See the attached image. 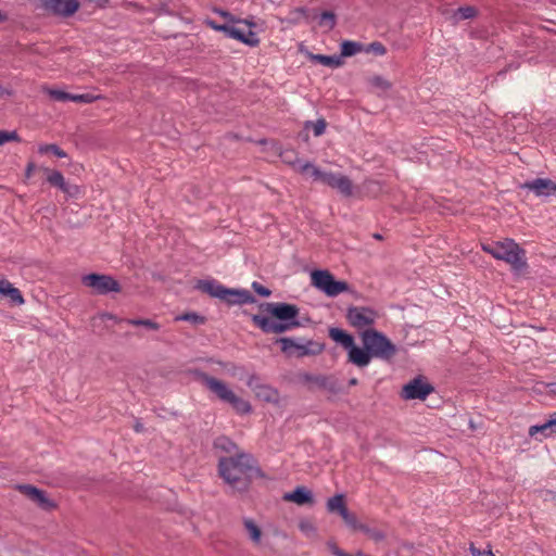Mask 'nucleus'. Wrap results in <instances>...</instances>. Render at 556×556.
<instances>
[{
	"mask_svg": "<svg viewBox=\"0 0 556 556\" xmlns=\"http://www.w3.org/2000/svg\"><path fill=\"white\" fill-rule=\"evenodd\" d=\"M432 392L434 387L425 377L418 376L403 386L400 395L403 400L425 401Z\"/></svg>",
	"mask_w": 556,
	"mask_h": 556,
	"instance_id": "10",
	"label": "nucleus"
},
{
	"mask_svg": "<svg viewBox=\"0 0 556 556\" xmlns=\"http://www.w3.org/2000/svg\"><path fill=\"white\" fill-rule=\"evenodd\" d=\"M15 489L31 502L37 496L38 488L31 484H17Z\"/></svg>",
	"mask_w": 556,
	"mask_h": 556,
	"instance_id": "38",
	"label": "nucleus"
},
{
	"mask_svg": "<svg viewBox=\"0 0 556 556\" xmlns=\"http://www.w3.org/2000/svg\"><path fill=\"white\" fill-rule=\"evenodd\" d=\"M369 84L377 89H380L382 91L390 90L392 88V84L383 78L380 75H375L369 79Z\"/></svg>",
	"mask_w": 556,
	"mask_h": 556,
	"instance_id": "37",
	"label": "nucleus"
},
{
	"mask_svg": "<svg viewBox=\"0 0 556 556\" xmlns=\"http://www.w3.org/2000/svg\"><path fill=\"white\" fill-rule=\"evenodd\" d=\"M303 172H309V175L314 178V180L321 181L323 184L336 188L338 179L341 178V174H333L330 172H323L317 166H315L311 162H306L302 168Z\"/></svg>",
	"mask_w": 556,
	"mask_h": 556,
	"instance_id": "18",
	"label": "nucleus"
},
{
	"mask_svg": "<svg viewBox=\"0 0 556 556\" xmlns=\"http://www.w3.org/2000/svg\"><path fill=\"white\" fill-rule=\"evenodd\" d=\"M214 447L215 448H218V450H222L226 453H232V452H237L238 450V446L237 444L230 440L229 438L227 437H218L215 441H214Z\"/></svg>",
	"mask_w": 556,
	"mask_h": 556,
	"instance_id": "26",
	"label": "nucleus"
},
{
	"mask_svg": "<svg viewBox=\"0 0 556 556\" xmlns=\"http://www.w3.org/2000/svg\"><path fill=\"white\" fill-rule=\"evenodd\" d=\"M7 18H8V17H7V15H5V14H3V13L0 11V23L5 22V21H7Z\"/></svg>",
	"mask_w": 556,
	"mask_h": 556,
	"instance_id": "58",
	"label": "nucleus"
},
{
	"mask_svg": "<svg viewBox=\"0 0 556 556\" xmlns=\"http://www.w3.org/2000/svg\"><path fill=\"white\" fill-rule=\"evenodd\" d=\"M97 99V97L90 94V93H83V94H74L72 93V101L77 103H91Z\"/></svg>",
	"mask_w": 556,
	"mask_h": 556,
	"instance_id": "46",
	"label": "nucleus"
},
{
	"mask_svg": "<svg viewBox=\"0 0 556 556\" xmlns=\"http://www.w3.org/2000/svg\"><path fill=\"white\" fill-rule=\"evenodd\" d=\"M260 308L269 314L273 318L281 321H299L300 309L295 304L286 302H267L262 303Z\"/></svg>",
	"mask_w": 556,
	"mask_h": 556,
	"instance_id": "9",
	"label": "nucleus"
},
{
	"mask_svg": "<svg viewBox=\"0 0 556 556\" xmlns=\"http://www.w3.org/2000/svg\"><path fill=\"white\" fill-rule=\"evenodd\" d=\"M38 152L40 154H46V153H52L54 154L56 157H60V159H63V157H66L67 154L64 150H62L58 144L55 143H50V144H41L39 146L38 148Z\"/></svg>",
	"mask_w": 556,
	"mask_h": 556,
	"instance_id": "33",
	"label": "nucleus"
},
{
	"mask_svg": "<svg viewBox=\"0 0 556 556\" xmlns=\"http://www.w3.org/2000/svg\"><path fill=\"white\" fill-rule=\"evenodd\" d=\"M359 531L366 533L370 539H372L376 542H380L386 538V534L382 531L378 529H371L366 525H362L359 527Z\"/></svg>",
	"mask_w": 556,
	"mask_h": 556,
	"instance_id": "39",
	"label": "nucleus"
},
{
	"mask_svg": "<svg viewBox=\"0 0 556 556\" xmlns=\"http://www.w3.org/2000/svg\"><path fill=\"white\" fill-rule=\"evenodd\" d=\"M283 500L288 502H293L298 505H306L314 503V496L312 491H309L306 486H296L292 492L286 493L283 495Z\"/></svg>",
	"mask_w": 556,
	"mask_h": 556,
	"instance_id": "20",
	"label": "nucleus"
},
{
	"mask_svg": "<svg viewBox=\"0 0 556 556\" xmlns=\"http://www.w3.org/2000/svg\"><path fill=\"white\" fill-rule=\"evenodd\" d=\"M226 36L229 38H233L240 42L243 40V31L235 26L228 25L226 29Z\"/></svg>",
	"mask_w": 556,
	"mask_h": 556,
	"instance_id": "45",
	"label": "nucleus"
},
{
	"mask_svg": "<svg viewBox=\"0 0 556 556\" xmlns=\"http://www.w3.org/2000/svg\"><path fill=\"white\" fill-rule=\"evenodd\" d=\"M482 250L498 261L509 264L514 271H522L528 267L527 252L514 239L482 243Z\"/></svg>",
	"mask_w": 556,
	"mask_h": 556,
	"instance_id": "3",
	"label": "nucleus"
},
{
	"mask_svg": "<svg viewBox=\"0 0 556 556\" xmlns=\"http://www.w3.org/2000/svg\"><path fill=\"white\" fill-rule=\"evenodd\" d=\"M361 339L363 348L358 346L354 353V365L357 367L368 366L372 358L389 362L397 352L395 344L384 333L374 328L364 330L361 333Z\"/></svg>",
	"mask_w": 556,
	"mask_h": 556,
	"instance_id": "2",
	"label": "nucleus"
},
{
	"mask_svg": "<svg viewBox=\"0 0 556 556\" xmlns=\"http://www.w3.org/2000/svg\"><path fill=\"white\" fill-rule=\"evenodd\" d=\"M522 188L533 191L536 195H551L555 192L556 182L547 178H536L531 181H527L522 185Z\"/></svg>",
	"mask_w": 556,
	"mask_h": 556,
	"instance_id": "19",
	"label": "nucleus"
},
{
	"mask_svg": "<svg viewBox=\"0 0 556 556\" xmlns=\"http://www.w3.org/2000/svg\"><path fill=\"white\" fill-rule=\"evenodd\" d=\"M476 15H477V9L471 5H466V7L458 8L454 12L453 17H454L455 22H459L463 20L473 18V17H476Z\"/></svg>",
	"mask_w": 556,
	"mask_h": 556,
	"instance_id": "28",
	"label": "nucleus"
},
{
	"mask_svg": "<svg viewBox=\"0 0 556 556\" xmlns=\"http://www.w3.org/2000/svg\"><path fill=\"white\" fill-rule=\"evenodd\" d=\"M0 295L9 298L10 302L14 305L25 303L22 292L7 279L0 280Z\"/></svg>",
	"mask_w": 556,
	"mask_h": 556,
	"instance_id": "21",
	"label": "nucleus"
},
{
	"mask_svg": "<svg viewBox=\"0 0 556 556\" xmlns=\"http://www.w3.org/2000/svg\"><path fill=\"white\" fill-rule=\"evenodd\" d=\"M329 337L343 349L348 351V361L354 365L355 356L354 353L357 350L354 337L348 333L345 330L337 327L329 328Z\"/></svg>",
	"mask_w": 556,
	"mask_h": 556,
	"instance_id": "15",
	"label": "nucleus"
},
{
	"mask_svg": "<svg viewBox=\"0 0 556 556\" xmlns=\"http://www.w3.org/2000/svg\"><path fill=\"white\" fill-rule=\"evenodd\" d=\"M248 387L253 390L255 396L266 403L278 404L280 401L279 391L265 383L260 382V378L256 375H251L247 382Z\"/></svg>",
	"mask_w": 556,
	"mask_h": 556,
	"instance_id": "14",
	"label": "nucleus"
},
{
	"mask_svg": "<svg viewBox=\"0 0 556 556\" xmlns=\"http://www.w3.org/2000/svg\"><path fill=\"white\" fill-rule=\"evenodd\" d=\"M201 381L220 401L230 404L236 413L245 415L252 412L251 404L248 401L237 396L224 381L218 380L217 378L207 374L201 375Z\"/></svg>",
	"mask_w": 556,
	"mask_h": 556,
	"instance_id": "5",
	"label": "nucleus"
},
{
	"mask_svg": "<svg viewBox=\"0 0 556 556\" xmlns=\"http://www.w3.org/2000/svg\"><path fill=\"white\" fill-rule=\"evenodd\" d=\"M374 237H375L376 239H381V236H380V235H378V233H376Z\"/></svg>",
	"mask_w": 556,
	"mask_h": 556,
	"instance_id": "63",
	"label": "nucleus"
},
{
	"mask_svg": "<svg viewBox=\"0 0 556 556\" xmlns=\"http://www.w3.org/2000/svg\"><path fill=\"white\" fill-rule=\"evenodd\" d=\"M20 137L16 131L0 130V146L9 141H20Z\"/></svg>",
	"mask_w": 556,
	"mask_h": 556,
	"instance_id": "44",
	"label": "nucleus"
},
{
	"mask_svg": "<svg viewBox=\"0 0 556 556\" xmlns=\"http://www.w3.org/2000/svg\"><path fill=\"white\" fill-rule=\"evenodd\" d=\"M278 343L281 345V351L283 353H287L289 355H292L291 350H294V354L296 357H304V356H315L320 354L325 345L323 343H318L313 340H306L305 342H296L293 338H279L277 340Z\"/></svg>",
	"mask_w": 556,
	"mask_h": 556,
	"instance_id": "7",
	"label": "nucleus"
},
{
	"mask_svg": "<svg viewBox=\"0 0 556 556\" xmlns=\"http://www.w3.org/2000/svg\"><path fill=\"white\" fill-rule=\"evenodd\" d=\"M81 283L92 289L93 293L105 295L111 292H121L119 282L110 275L91 273L81 277Z\"/></svg>",
	"mask_w": 556,
	"mask_h": 556,
	"instance_id": "8",
	"label": "nucleus"
},
{
	"mask_svg": "<svg viewBox=\"0 0 556 556\" xmlns=\"http://www.w3.org/2000/svg\"><path fill=\"white\" fill-rule=\"evenodd\" d=\"M36 168V165L34 162H28L27 166H26V169H25V177L26 178H30L34 170Z\"/></svg>",
	"mask_w": 556,
	"mask_h": 556,
	"instance_id": "51",
	"label": "nucleus"
},
{
	"mask_svg": "<svg viewBox=\"0 0 556 556\" xmlns=\"http://www.w3.org/2000/svg\"><path fill=\"white\" fill-rule=\"evenodd\" d=\"M242 42L249 47H257L260 45V38L256 33L252 30L243 31V40Z\"/></svg>",
	"mask_w": 556,
	"mask_h": 556,
	"instance_id": "43",
	"label": "nucleus"
},
{
	"mask_svg": "<svg viewBox=\"0 0 556 556\" xmlns=\"http://www.w3.org/2000/svg\"><path fill=\"white\" fill-rule=\"evenodd\" d=\"M244 527H245L247 531L249 532L250 539L253 542L258 543L261 540L262 532H261V529L257 527V525L253 520L247 518V519H244Z\"/></svg>",
	"mask_w": 556,
	"mask_h": 556,
	"instance_id": "35",
	"label": "nucleus"
},
{
	"mask_svg": "<svg viewBox=\"0 0 556 556\" xmlns=\"http://www.w3.org/2000/svg\"><path fill=\"white\" fill-rule=\"evenodd\" d=\"M309 59L325 66L337 68L343 65V60L339 55L309 54Z\"/></svg>",
	"mask_w": 556,
	"mask_h": 556,
	"instance_id": "23",
	"label": "nucleus"
},
{
	"mask_svg": "<svg viewBox=\"0 0 556 556\" xmlns=\"http://www.w3.org/2000/svg\"><path fill=\"white\" fill-rule=\"evenodd\" d=\"M334 189H337L344 197H351L353 192L351 179L348 176L342 175L341 178L338 179Z\"/></svg>",
	"mask_w": 556,
	"mask_h": 556,
	"instance_id": "31",
	"label": "nucleus"
},
{
	"mask_svg": "<svg viewBox=\"0 0 556 556\" xmlns=\"http://www.w3.org/2000/svg\"><path fill=\"white\" fill-rule=\"evenodd\" d=\"M42 170L47 175L46 179L50 186L56 187L70 197H74L78 192L77 186H70L60 170L50 169L48 167H43Z\"/></svg>",
	"mask_w": 556,
	"mask_h": 556,
	"instance_id": "17",
	"label": "nucleus"
},
{
	"mask_svg": "<svg viewBox=\"0 0 556 556\" xmlns=\"http://www.w3.org/2000/svg\"><path fill=\"white\" fill-rule=\"evenodd\" d=\"M469 551L472 556H481L482 555L481 551L478 547H476L472 543L470 544Z\"/></svg>",
	"mask_w": 556,
	"mask_h": 556,
	"instance_id": "52",
	"label": "nucleus"
},
{
	"mask_svg": "<svg viewBox=\"0 0 556 556\" xmlns=\"http://www.w3.org/2000/svg\"><path fill=\"white\" fill-rule=\"evenodd\" d=\"M345 317L352 327L363 329L375 324L377 312L367 306H350Z\"/></svg>",
	"mask_w": 556,
	"mask_h": 556,
	"instance_id": "12",
	"label": "nucleus"
},
{
	"mask_svg": "<svg viewBox=\"0 0 556 556\" xmlns=\"http://www.w3.org/2000/svg\"><path fill=\"white\" fill-rule=\"evenodd\" d=\"M218 13H219L220 15H223V16H228V15H229V13H228V12H225V11H218Z\"/></svg>",
	"mask_w": 556,
	"mask_h": 556,
	"instance_id": "62",
	"label": "nucleus"
},
{
	"mask_svg": "<svg viewBox=\"0 0 556 556\" xmlns=\"http://www.w3.org/2000/svg\"><path fill=\"white\" fill-rule=\"evenodd\" d=\"M218 475L233 491L247 492L254 478H263L264 473L254 457L247 453L218 459Z\"/></svg>",
	"mask_w": 556,
	"mask_h": 556,
	"instance_id": "1",
	"label": "nucleus"
},
{
	"mask_svg": "<svg viewBox=\"0 0 556 556\" xmlns=\"http://www.w3.org/2000/svg\"><path fill=\"white\" fill-rule=\"evenodd\" d=\"M327 546L329 548V551L336 555V556H346V552H344L343 549L339 548L338 545L332 542V541H329L327 543Z\"/></svg>",
	"mask_w": 556,
	"mask_h": 556,
	"instance_id": "49",
	"label": "nucleus"
},
{
	"mask_svg": "<svg viewBox=\"0 0 556 556\" xmlns=\"http://www.w3.org/2000/svg\"><path fill=\"white\" fill-rule=\"evenodd\" d=\"M312 285L330 296L336 281L334 276L327 269H316L311 274Z\"/></svg>",
	"mask_w": 556,
	"mask_h": 556,
	"instance_id": "16",
	"label": "nucleus"
},
{
	"mask_svg": "<svg viewBox=\"0 0 556 556\" xmlns=\"http://www.w3.org/2000/svg\"><path fill=\"white\" fill-rule=\"evenodd\" d=\"M548 425H552L554 429H556V413L551 416L548 419Z\"/></svg>",
	"mask_w": 556,
	"mask_h": 556,
	"instance_id": "54",
	"label": "nucleus"
},
{
	"mask_svg": "<svg viewBox=\"0 0 556 556\" xmlns=\"http://www.w3.org/2000/svg\"><path fill=\"white\" fill-rule=\"evenodd\" d=\"M281 161L291 166L295 172L304 175L309 174V172H303L301 168L306 162H302L299 157V154L293 149H286L280 153Z\"/></svg>",
	"mask_w": 556,
	"mask_h": 556,
	"instance_id": "22",
	"label": "nucleus"
},
{
	"mask_svg": "<svg viewBox=\"0 0 556 556\" xmlns=\"http://www.w3.org/2000/svg\"><path fill=\"white\" fill-rule=\"evenodd\" d=\"M295 12L301 13V14H305L306 10L304 8H299V9L295 10Z\"/></svg>",
	"mask_w": 556,
	"mask_h": 556,
	"instance_id": "61",
	"label": "nucleus"
},
{
	"mask_svg": "<svg viewBox=\"0 0 556 556\" xmlns=\"http://www.w3.org/2000/svg\"><path fill=\"white\" fill-rule=\"evenodd\" d=\"M364 51L376 55H384L387 53V48L380 41H374L364 46Z\"/></svg>",
	"mask_w": 556,
	"mask_h": 556,
	"instance_id": "40",
	"label": "nucleus"
},
{
	"mask_svg": "<svg viewBox=\"0 0 556 556\" xmlns=\"http://www.w3.org/2000/svg\"><path fill=\"white\" fill-rule=\"evenodd\" d=\"M346 556H369V555H366L362 551H358L355 554L346 553Z\"/></svg>",
	"mask_w": 556,
	"mask_h": 556,
	"instance_id": "56",
	"label": "nucleus"
},
{
	"mask_svg": "<svg viewBox=\"0 0 556 556\" xmlns=\"http://www.w3.org/2000/svg\"><path fill=\"white\" fill-rule=\"evenodd\" d=\"M344 507H346L344 494H336L327 501V510L329 513H340Z\"/></svg>",
	"mask_w": 556,
	"mask_h": 556,
	"instance_id": "25",
	"label": "nucleus"
},
{
	"mask_svg": "<svg viewBox=\"0 0 556 556\" xmlns=\"http://www.w3.org/2000/svg\"><path fill=\"white\" fill-rule=\"evenodd\" d=\"M251 318L264 333H282L301 326L300 321H281L258 314L252 315Z\"/></svg>",
	"mask_w": 556,
	"mask_h": 556,
	"instance_id": "11",
	"label": "nucleus"
},
{
	"mask_svg": "<svg viewBox=\"0 0 556 556\" xmlns=\"http://www.w3.org/2000/svg\"><path fill=\"white\" fill-rule=\"evenodd\" d=\"M344 522L346 523L348 527H350L353 530H359V527L363 525V523L358 522L356 516L354 514H352V513L346 518V520H344Z\"/></svg>",
	"mask_w": 556,
	"mask_h": 556,
	"instance_id": "48",
	"label": "nucleus"
},
{
	"mask_svg": "<svg viewBox=\"0 0 556 556\" xmlns=\"http://www.w3.org/2000/svg\"><path fill=\"white\" fill-rule=\"evenodd\" d=\"M362 51H364L363 43L351 40H344L341 43V54L339 56H341V59L349 58Z\"/></svg>",
	"mask_w": 556,
	"mask_h": 556,
	"instance_id": "24",
	"label": "nucleus"
},
{
	"mask_svg": "<svg viewBox=\"0 0 556 556\" xmlns=\"http://www.w3.org/2000/svg\"><path fill=\"white\" fill-rule=\"evenodd\" d=\"M41 7L48 14L67 18L78 11L80 4L78 0H43Z\"/></svg>",
	"mask_w": 556,
	"mask_h": 556,
	"instance_id": "13",
	"label": "nucleus"
},
{
	"mask_svg": "<svg viewBox=\"0 0 556 556\" xmlns=\"http://www.w3.org/2000/svg\"><path fill=\"white\" fill-rule=\"evenodd\" d=\"M350 291H351V287H350V285L346 281H344V280H336L334 285H333L332 292L330 294V298H334V296L339 295L342 292H350Z\"/></svg>",
	"mask_w": 556,
	"mask_h": 556,
	"instance_id": "42",
	"label": "nucleus"
},
{
	"mask_svg": "<svg viewBox=\"0 0 556 556\" xmlns=\"http://www.w3.org/2000/svg\"><path fill=\"white\" fill-rule=\"evenodd\" d=\"M135 430H136L137 432L142 431V425H141V424H137V425L135 426Z\"/></svg>",
	"mask_w": 556,
	"mask_h": 556,
	"instance_id": "59",
	"label": "nucleus"
},
{
	"mask_svg": "<svg viewBox=\"0 0 556 556\" xmlns=\"http://www.w3.org/2000/svg\"><path fill=\"white\" fill-rule=\"evenodd\" d=\"M252 289L261 296L267 298L271 294V291L264 287L263 285L258 283L257 281H254L252 283Z\"/></svg>",
	"mask_w": 556,
	"mask_h": 556,
	"instance_id": "47",
	"label": "nucleus"
},
{
	"mask_svg": "<svg viewBox=\"0 0 556 556\" xmlns=\"http://www.w3.org/2000/svg\"><path fill=\"white\" fill-rule=\"evenodd\" d=\"M194 288L211 298L225 302L229 306L256 302L255 296L249 290L227 288L215 279H200Z\"/></svg>",
	"mask_w": 556,
	"mask_h": 556,
	"instance_id": "4",
	"label": "nucleus"
},
{
	"mask_svg": "<svg viewBox=\"0 0 556 556\" xmlns=\"http://www.w3.org/2000/svg\"><path fill=\"white\" fill-rule=\"evenodd\" d=\"M98 5L104 8L109 4L110 0H96Z\"/></svg>",
	"mask_w": 556,
	"mask_h": 556,
	"instance_id": "55",
	"label": "nucleus"
},
{
	"mask_svg": "<svg viewBox=\"0 0 556 556\" xmlns=\"http://www.w3.org/2000/svg\"><path fill=\"white\" fill-rule=\"evenodd\" d=\"M298 381L305 386L309 391H313L317 388L320 390H326L331 394H338L341 392V387L338 379L331 375L299 372Z\"/></svg>",
	"mask_w": 556,
	"mask_h": 556,
	"instance_id": "6",
	"label": "nucleus"
},
{
	"mask_svg": "<svg viewBox=\"0 0 556 556\" xmlns=\"http://www.w3.org/2000/svg\"><path fill=\"white\" fill-rule=\"evenodd\" d=\"M208 25L214 28L215 30L223 31L226 35V29L228 28L227 24H216L214 21H210Z\"/></svg>",
	"mask_w": 556,
	"mask_h": 556,
	"instance_id": "50",
	"label": "nucleus"
},
{
	"mask_svg": "<svg viewBox=\"0 0 556 556\" xmlns=\"http://www.w3.org/2000/svg\"><path fill=\"white\" fill-rule=\"evenodd\" d=\"M343 520H346V518L351 515L348 507H344L340 513H338Z\"/></svg>",
	"mask_w": 556,
	"mask_h": 556,
	"instance_id": "53",
	"label": "nucleus"
},
{
	"mask_svg": "<svg viewBox=\"0 0 556 556\" xmlns=\"http://www.w3.org/2000/svg\"><path fill=\"white\" fill-rule=\"evenodd\" d=\"M554 388H553V391L556 392V382L552 384Z\"/></svg>",
	"mask_w": 556,
	"mask_h": 556,
	"instance_id": "64",
	"label": "nucleus"
},
{
	"mask_svg": "<svg viewBox=\"0 0 556 556\" xmlns=\"http://www.w3.org/2000/svg\"><path fill=\"white\" fill-rule=\"evenodd\" d=\"M483 556H495V555L492 553V551L489 549L483 553Z\"/></svg>",
	"mask_w": 556,
	"mask_h": 556,
	"instance_id": "60",
	"label": "nucleus"
},
{
	"mask_svg": "<svg viewBox=\"0 0 556 556\" xmlns=\"http://www.w3.org/2000/svg\"><path fill=\"white\" fill-rule=\"evenodd\" d=\"M337 18L336 14L330 11H324L320 14V25H327L329 29H332L336 26Z\"/></svg>",
	"mask_w": 556,
	"mask_h": 556,
	"instance_id": "41",
	"label": "nucleus"
},
{
	"mask_svg": "<svg viewBox=\"0 0 556 556\" xmlns=\"http://www.w3.org/2000/svg\"><path fill=\"white\" fill-rule=\"evenodd\" d=\"M539 432H541L545 438H548L553 433H556V429H554L552 425H548V420L542 425H534L529 428L530 437H533L534 434H536Z\"/></svg>",
	"mask_w": 556,
	"mask_h": 556,
	"instance_id": "30",
	"label": "nucleus"
},
{
	"mask_svg": "<svg viewBox=\"0 0 556 556\" xmlns=\"http://www.w3.org/2000/svg\"><path fill=\"white\" fill-rule=\"evenodd\" d=\"M33 502L45 510H51L56 507L55 503L51 501L41 489H38L37 496H35Z\"/></svg>",
	"mask_w": 556,
	"mask_h": 556,
	"instance_id": "27",
	"label": "nucleus"
},
{
	"mask_svg": "<svg viewBox=\"0 0 556 556\" xmlns=\"http://www.w3.org/2000/svg\"><path fill=\"white\" fill-rule=\"evenodd\" d=\"M357 383H358L357 378H351V379L349 380V386H356Z\"/></svg>",
	"mask_w": 556,
	"mask_h": 556,
	"instance_id": "57",
	"label": "nucleus"
},
{
	"mask_svg": "<svg viewBox=\"0 0 556 556\" xmlns=\"http://www.w3.org/2000/svg\"><path fill=\"white\" fill-rule=\"evenodd\" d=\"M45 92L54 101L58 102H67L72 101V93L59 90V89H52V88H45Z\"/></svg>",
	"mask_w": 556,
	"mask_h": 556,
	"instance_id": "32",
	"label": "nucleus"
},
{
	"mask_svg": "<svg viewBox=\"0 0 556 556\" xmlns=\"http://www.w3.org/2000/svg\"><path fill=\"white\" fill-rule=\"evenodd\" d=\"M175 320H182L188 321L193 325H203L206 321V318L203 315H200L195 312L185 313L181 315H178Z\"/></svg>",
	"mask_w": 556,
	"mask_h": 556,
	"instance_id": "34",
	"label": "nucleus"
},
{
	"mask_svg": "<svg viewBox=\"0 0 556 556\" xmlns=\"http://www.w3.org/2000/svg\"><path fill=\"white\" fill-rule=\"evenodd\" d=\"M327 123L324 118H319L316 122L307 121L304 125L305 129L312 128L314 136L319 137L326 130Z\"/></svg>",
	"mask_w": 556,
	"mask_h": 556,
	"instance_id": "36",
	"label": "nucleus"
},
{
	"mask_svg": "<svg viewBox=\"0 0 556 556\" xmlns=\"http://www.w3.org/2000/svg\"><path fill=\"white\" fill-rule=\"evenodd\" d=\"M125 323L131 326H142L146 327L149 330L157 331L161 326L159 323L152 320V319H146V318H130L125 319Z\"/></svg>",
	"mask_w": 556,
	"mask_h": 556,
	"instance_id": "29",
	"label": "nucleus"
}]
</instances>
